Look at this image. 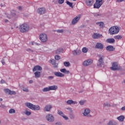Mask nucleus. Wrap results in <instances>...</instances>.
Segmentation results:
<instances>
[{"label":"nucleus","mask_w":125,"mask_h":125,"mask_svg":"<svg viewBox=\"0 0 125 125\" xmlns=\"http://www.w3.org/2000/svg\"><path fill=\"white\" fill-rule=\"evenodd\" d=\"M120 32V28L117 26H112L109 29V33L110 35L113 36V35H116Z\"/></svg>","instance_id":"1"},{"label":"nucleus","mask_w":125,"mask_h":125,"mask_svg":"<svg viewBox=\"0 0 125 125\" xmlns=\"http://www.w3.org/2000/svg\"><path fill=\"white\" fill-rule=\"evenodd\" d=\"M25 105L26 106V107L29 108V109H31V110H35L38 111L40 109V106L34 105L30 103H26L25 104Z\"/></svg>","instance_id":"2"},{"label":"nucleus","mask_w":125,"mask_h":125,"mask_svg":"<svg viewBox=\"0 0 125 125\" xmlns=\"http://www.w3.org/2000/svg\"><path fill=\"white\" fill-rule=\"evenodd\" d=\"M29 25L26 23L22 24L20 27V30L21 33H27L29 31Z\"/></svg>","instance_id":"3"},{"label":"nucleus","mask_w":125,"mask_h":125,"mask_svg":"<svg viewBox=\"0 0 125 125\" xmlns=\"http://www.w3.org/2000/svg\"><path fill=\"white\" fill-rule=\"evenodd\" d=\"M102 4H103V0H96V2L94 4V8L99 9Z\"/></svg>","instance_id":"4"},{"label":"nucleus","mask_w":125,"mask_h":125,"mask_svg":"<svg viewBox=\"0 0 125 125\" xmlns=\"http://www.w3.org/2000/svg\"><path fill=\"white\" fill-rule=\"evenodd\" d=\"M40 40L42 42H47V35L44 33L41 34L40 35Z\"/></svg>","instance_id":"5"},{"label":"nucleus","mask_w":125,"mask_h":125,"mask_svg":"<svg viewBox=\"0 0 125 125\" xmlns=\"http://www.w3.org/2000/svg\"><path fill=\"white\" fill-rule=\"evenodd\" d=\"M81 15H79L72 20V25H76V24H77V23H78V22L80 21V19H81Z\"/></svg>","instance_id":"6"},{"label":"nucleus","mask_w":125,"mask_h":125,"mask_svg":"<svg viewBox=\"0 0 125 125\" xmlns=\"http://www.w3.org/2000/svg\"><path fill=\"white\" fill-rule=\"evenodd\" d=\"M111 70L112 71H116V70H119L120 68L117 62L112 63V66L110 67Z\"/></svg>","instance_id":"7"},{"label":"nucleus","mask_w":125,"mask_h":125,"mask_svg":"<svg viewBox=\"0 0 125 125\" xmlns=\"http://www.w3.org/2000/svg\"><path fill=\"white\" fill-rule=\"evenodd\" d=\"M99 64L101 67V66H102V65H103V63H104V56L103 55H99Z\"/></svg>","instance_id":"8"},{"label":"nucleus","mask_w":125,"mask_h":125,"mask_svg":"<svg viewBox=\"0 0 125 125\" xmlns=\"http://www.w3.org/2000/svg\"><path fill=\"white\" fill-rule=\"evenodd\" d=\"M46 120L48 122H52L54 121V117L51 114H47L46 116Z\"/></svg>","instance_id":"9"},{"label":"nucleus","mask_w":125,"mask_h":125,"mask_svg":"<svg viewBox=\"0 0 125 125\" xmlns=\"http://www.w3.org/2000/svg\"><path fill=\"white\" fill-rule=\"evenodd\" d=\"M38 12L39 14L42 15V14H44L45 12H46V9L44 8H39L38 9Z\"/></svg>","instance_id":"10"},{"label":"nucleus","mask_w":125,"mask_h":125,"mask_svg":"<svg viewBox=\"0 0 125 125\" xmlns=\"http://www.w3.org/2000/svg\"><path fill=\"white\" fill-rule=\"evenodd\" d=\"M92 38L93 39H94V40L100 39V38H102V35L94 33L92 35Z\"/></svg>","instance_id":"11"},{"label":"nucleus","mask_w":125,"mask_h":125,"mask_svg":"<svg viewBox=\"0 0 125 125\" xmlns=\"http://www.w3.org/2000/svg\"><path fill=\"white\" fill-rule=\"evenodd\" d=\"M50 63H51V64L53 65L54 68H57L58 66V63H56V62L55 60L53 59H50L49 61Z\"/></svg>","instance_id":"12"},{"label":"nucleus","mask_w":125,"mask_h":125,"mask_svg":"<svg viewBox=\"0 0 125 125\" xmlns=\"http://www.w3.org/2000/svg\"><path fill=\"white\" fill-rule=\"evenodd\" d=\"M92 62H93L92 60L88 59L87 61H85L83 62V66H88V65H90V64H91L92 63Z\"/></svg>","instance_id":"13"},{"label":"nucleus","mask_w":125,"mask_h":125,"mask_svg":"<svg viewBox=\"0 0 125 125\" xmlns=\"http://www.w3.org/2000/svg\"><path fill=\"white\" fill-rule=\"evenodd\" d=\"M96 48L98 49H103L104 48V45L101 43L98 42L96 44Z\"/></svg>","instance_id":"14"},{"label":"nucleus","mask_w":125,"mask_h":125,"mask_svg":"<svg viewBox=\"0 0 125 125\" xmlns=\"http://www.w3.org/2000/svg\"><path fill=\"white\" fill-rule=\"evenodd\" d=\"M42 66L40 65H36L34 67L33 69V72H36V71H42Z\"/></svg>","instance_id":"15"},{"label":"nucleus","mask_w":125,"mask_h":125,"mask_svg":"<svg viewBox=\"0 0 125 125\" xmlns=\"http://www.w3.org/2000/svg\"><path fill=\"white\" fill-rule=\"evenodd\" d=\"M94 2V0H86V4L88 6H91Z\"/></svg>","instance_id":"16"},{"label":"nucleus","mask_w":125,"mask_h":125,"mask_svg":"<svg viewBox=\"0 0 125 125\" xmlns=\"http://www.w3.org/2000/svg\"><path fill=\"white\" fill-rule=\"evenodd\" d=\"M58 113L59 114V115H60V116H62V117H63L64 120H68V117L64 115V113L62 112V111L58 110Z\"/></svg>","instance_id":"17"},{"label":"nucleus","mask_w":125,"mask_h":125,"mask_svg":"<svg viewBox=\"0 0 125 125\" xmlns=\"http://www.w3.org/2000/svg\"><path fill=\"white\" fill-rule=\"evenodd\" d=\"M55 76H56V77H58L59 78H62V77H64L65 75L62 73L61 72H56L54 73Z\"/></svg>","instance_id":"18"},{"label":"nucleus","mask_w":125,"mask_h":125,"mask_svg":"<svg viewBox=\"0 0 125 125\" xmlns=\"http://www.w3.org/2000/svg\"><path fill=\"white\" fill-rule=\"evenodd\" d=\"M106 50L108 51H114L115 50V48H114V46L108 45L106 47Z\"/></svg>","instance_id":"19"},{"label":"nucleus","mask_w":125,"mask_h":125,"mask_svg":"<svg viewBox=\"0 0 125 125\" xmlns=\"http://www.w3.org/2000/svg\"><path fill=\"white\" fill-rule=\"evenodd\" d=\"M51 108H52V106L51 105H47L45 106L44 110L45 112H49Z\"/></svg>","instance_id":"20"},{"label":"nucleus","mask_w":125,"mask_h":125,"mask_svg":"<svg viewBox=\"0 0 125 125\" xmlns=\"http://www.w3.org/2000/svg\"><path fill=\"white\" fill-rule=\"evenodd\" d=\"M89 113H90V110H89V109H85L83 114L84 116L89 117V116L88 115Z\"/></svg>","instance_id":"21"},{"label":"nucleus","mask_w":125,"mask_h":125,"mask_svg":"<svg viewBox=\"0 0 125 125\" xmlns=\"http://www.w3.org/2000/svg\"><path fill=\"white\" fill-rule=\"evenodd\" d=\"M106 42H107V43H115V39H107L106 40Z\"/></svg>","instance_id":"22"},{"label":"nucleus","mask_w":125,"mask_h":125,"mask_svg":"<svg viewBox=\"0 0 125 125\" xmlns=\"http://www.w3.org/2000/svg\"><path fill=\"white\" fill-rule=\"evenodd\" d=\"M67 104H68V105H71L72 104H77L78 103H77V102L75 101H73L72 100H69L66 102Z\"/></svg>","instance_id":"23"},{"label":"nucleus","mask_w":125,"mask_h":125,"mask_svg":"<svg viewBox=\"0 0 125 125\" xmlns=\"http://www.w3.org/2000/svg\"><path fill=\"white\" fill-rule=\"evenodd\" d=\"M72 54L73 55H79V54H81V50H76L72 52Z\"/></svg>","instance_id":"24"},{"label":"nucleus","mask_w":125,"mask_h":125,"mask_svg":"<svg viewBox=\"0 0 125 125\" xmlns=\"http://www.w3.org/2000/svg\"><path fill=\"white\" fill-rule=\"evenodd\" d=\"M49 88L50 89V90H56L57 88H58V87L57 85H52L49 86Z\"/></svg>","instance_id":"25"},{"label":"nucleus","mask_w":125,"mask_h":125,"mask_svg":"<svg viewBox=\"0 0 125 125\" xmlns=\"http://www.w3.org/2000/svg\"><path fill=\"white\" fill-rule=\"evenodd\" d=\"M60 72L62 73H64V74H69L70 71L69 70H66L65 68H62L60 69Z\"/></svg>","instance_id":"26"},{"label":"nucleus","mask_w":125,"mask_h":125,"mask_svg":"<svg viewBox=\"0 0 125 125\" xmlns=\"http://www.w3.org/2000/svg\"><path fill=\"white\" fill-rule=\"evenodd\" d=\"M97 25H99L100 28H103L104 27V22L102 21L97 22L96 23Z\"/></svg>","instance_id":"27"},{"label":"nucleus","mask_w":125,"mask_h":125,"mask_svg":"<svg viewBox=\"0 0 125 125\" xmlns=\"http://www.w3.org/2000/svg\"><path fill=\"white\" fill-rule=\"evenodd\" d=\"M62 52H63V49H62V48H60L56 50V54H61Z\"/></svg>","instance_id":"28"},{"label":"nucleus","mask_w":125,"mask_h":125,"mask_svg":"<svg viewBox=\"0 0 125 125\" xmlns=\"http://www.w3.org/2000/svg\"><path fill=\"white\" fill-rule=\"evenodd\" d=\"M117 120L119 121V122H124V120H125V116H120L117 118Z\"/></svg>","instance_id":"29"},{"label":"nucleus","mask_w":125,"mask_h":125,"mask_svg":"<svg viewBox=\"0 0 125 125\" xmlns=\"http://www.w3.org/2000/svg\"><path fill=\"white\" fill-rule=\"evenodd\" d=\"M35 78H40L41 77V72L36 71L34 73Z\"/></svg>","instance_id":"30"},{"label":"nucleus","mask_w":125,"mask_h":125,"mask_svg":"<svg viewBox=\"0 0 125 125\" xmlns=\"http://www.w3.org/2000/svg\"><path fill=\"white\" fill-rule=\"evenodd\" d=\"M82 51L83 53H87L88 52V48L86 47H84L82 48Z\"/></svg>","instance_id":"31"},{"label":"nucleus","mask_w":125,"mask_h":125,"mask_svg":"<svg viewBox=\"0 0 125 125\" xmlns=\"http://www.w3.org/2000/svg\"><path fill=\"white\" fill-rule=\"evenodd\" d=\"M16 15V14L15 13V12H11L10 16H7L8 18H12L13 16H15Z\"/></svg>","instance_id":"32"},{"label":"nucleus","mask_w":125,"mask_h":125,"mask_svg":"<svg viewBox=\"0 0 125 125\" xmlns=\"http://www.w3.org/2000/svg\"><path fill=\"white\" fill-rule=\"evenodd\" d=\"M66 3H67V4L69 5L70 7H72V8H73V3L69 2L68 0H66Z\"/></svg>","instance_id":"33"},{"label":"nucleus","mask_w":125,"mask_h":125,"mask_svg":"<svg viewBox=\"0 0 125 125\" xmlns=\"http://www.w3.org/2000/svg\"><path fill=\"white\" fill-rule=\"evenodd\" d=\"M123 37H122V36H121V35H117V36H115V37H114V39H115V40H121V39Z\"/></svg>","instance_id":"34"},{"label":"nucleus","mask_w":125,"mask_h":125,"mask_svg":"<svg viewBox=\"0 0 125 125\" xmlns=\"http://www.w3.org/2000/svg\"><path fill=\"white\" fill-rule=\"evenodd\" d=\"M9 95H15V94H16V92L14 91H11L10 90L9 92Z\"/></svg>","instance_id":"35"},{"label":"nucleus","mask_w":125,"mask_h":125,"mask_svg":"<svg viewBox=\"0 0 125 125\" xmlns=\"http://www.w3.org/2000/svg\"><path fill=\"white\" fill-rule=\"evenodd\" d=\"M42 91H43V92H46L47 91H50V90L49 89V87L44 88L42 90Z\"/></svg>","instance_id":"36"},{"label":"nucleus","mask_w":125,"mask_h":125,"mask_svg":"<svg viewBox=\"0 0 125 125\" xmlns=\"http://www.w3.org/2000/svg\"><path fill=\"white\" fill-rule=\"evenodd\" d=\"M116 122L113 121H110L109 123L107 124L108 125H115Z\"/></svg>","instance_id":"37"},{"label":"nucleus","mask_w":125,"mask_h":125,"mask_svg":"<svg viewBox=\"0 0 125 125\" xmlns=\"http://www.w3.org/2000/svg\"><path fill=\"white\" fill-rule=\"evenodd\" d=\"M9 114H14V113H15V110L14 109H10L9 111Z\"/></svg>","instance_id":"38"},{"label":"nucleus","mask_w":125,"mask_h":125,"mask_svg":"<svg viewBox=\"0 0 125 125\" xmlns=\"http://www.w3.org/2000/svg\"><path fill=\"white\" fill-rule=\"evenodd\" d=\"M58 1V3H59V4H63V3H64V1L65 0H56Z\"/></svg>","instance_id":"39"},{"label":"nucleus","mask_w":125,"mask_h":125,"mask_svg":"<svg viewBox=\"0 0 125 125\" xmlns=\"http://www.w3.org/2000/svg\"><path fill=\"white\" fill-rule=\"evenodd\" d=\"M64 65L65 67H69L70 66V62H64Z\"/></svg>","instance_id":"40"},{"label":"nucleus","mask_w":125,"mask_h":125,"mask_svg":"<svg viewBox=\"0 0 125 125\" xmlns=\"http://www.w3.org/2000/svg\"><path fill=\"white\" fill-rule=\"evenodd\" d=\"M4 92H5L6 94H9L10 90L9 89H7V88L4 89Z\"/></svg>","instance_id":"41"},{"label":"nucleus","mask_w":125,"mask_h":125,"mask_svg":"<svg viewBox=\"0 0 125 125\" xmlns=\"http://www.w3.org/2000/svg\"><path fill=\"white\" fill-rule=\"evenodd\" d=\"M24 114L27 116H30V115L32 114V112H31L30 111H26V112H24Z\"/></svg>","instance_id":"42"},{"label":"nucleus","mask_w":125,"mask_h":125,"mask_svg":"<svg viewBox=\"0 0 125 125\" xmlns=\"http://www.w3.org/2000/svg\"><path fill=\"white\" fill-rule=\"evenodd\" d=\"M60 58H61V57H60V56H59V55H56V56H55V59L56 60H60Z\"/></svg>","instance_id":"43"},{"label":"nucleus","mask_w":125,"mask_h":125,"mask_svg":"<svg viewBox=\"0 0 125 125\" xmlns=\"http://www.w3.org/2000/svg\"><path fill=\"white\" fill-rule=\"evenodd\" d=\"M104 107H110V104L107 103H105L104 104Z\"/></svg>","instance_id":"44"},{"label":"nucleus","mask_w":125,"mask_h":125,"mask_svg":"<svg viewBox=\"0 0 125 125\" xmlns=\"http://www.w3.org/2000/svg\"><path fill=\"white\" fill-rule=\"evenodd\" d=\"M84 102H85V101H81L79 102V103L80 105H83V104H84Z\"/></svg>","instance_id":"45"},{"label":"nucleus","mask_w":125,"mask_h":125,"mask_svg":"<svg viewBox=\"0 0 125 125\" xmlns=\"http://www.w3.org/2000/svg\"><path fill=\"white\" fill-rule=\"evenodd\" d=\"M58 33H63L64 32V30L63 29H59L57 31Z\"/></svg>","instance_id":"46"},{"label":"nucleus","mask_w":125,"mask_h":125,"mask_svg":"<svg viewBox=\"0 0 125 125\" xmlns=\"http://www.w3.org/2000/svg\"><path fill=\"white\" fill-rule=\"evenodd\" d=\"M19 10H23V7L20 6L18 7Z\"/></svg>","instance_id":"47"},{"label":"nucleus","mask_w":125,"mask_h":125,"mask_svg":"<svg viewBox=\"0 0 125 125\" xmlns=\"http://www.w3.org/2000/svg\"><path fill=\"white\" fill-rule=\"evenodd\" d=\"M48 80H53L54 79V77L53 76H49L48 77Z\"/></svg>","instance_id":"48"},{"label":"nucleus","mask_w":125,"mask_h":125,"mask_svg":"<svg viewBox=\"0 0 125 125\" xmlns=\"http://www.w3.org/2000/svg\"><path fill=\"white\" fill-rule=\"evenodd\" d=\"M23 91H25V92H28V91H29V90L27 88H23Z\"/></svg>","instance_id":"49"},{"label":"nucleus","mask_w":125,"mask_h":125,"mask_svg":"<svg viewBox=\"0 0 125 125\" xmlns=\"http://www.w3.org/2000/svg\"><path fill=\"white\" fill-rule=\"evenodd\" d=\"M125 0H117V2H122L123 1H125Z\"/></svg>","instance_id":"50"},{"label":"nucleus","mask_w":125,"mask_h":125,"mask_svg":"<svg viewBox=\"0 0 125 125\" xmlns=\"http://www.w3.org/2000/svg\"><path fill=\"white\" fill-rule=\"evenodd\" d=\"M0 83H5V81L3 80L0 81Z\"/></svg>","instance_id":"51"},{"label":"nucleus","mask_w":125,"mask_h":125,"mask_svg":"<svg viewBox=\"0 0 125 125\" xmlns=\"http://www.w3.org/2000/svg\"><path fill=\"white\" fill-rule=\"evenodd\" d=\"M1 63H2V65H4V64H5V62H4V60H2L1 61Z\"/></svg>","instance_id":"52"},{"label":"nucleus","mask_w":125,"mask_h":125,"mask_svg":"<svg viewBox=\"0 0 125 125\" xmlns=\"http://www.w3.org/2000/svg\"><path fill=\"white\" fill-rule=\"evenodd\" d=\"M121 110L122 111H125V106L122 107V108H121Z\"/></svg>","instance_id":"53"},{"label":"nucleus","mask_w":125,"mask_h":125,"mask_svg":"<svg viewBox=\"0 0 125 125\" xmlns=\"http://www.w3.org/2000/svg\"><path fill=\"white\" fill-rule=\"evenodd\" d=\"M29 83H33V80L29 81Z\"/></svg>","instance_id":"54"},{"label":"nucleus","mask_w":125,"mask_h":125,"mask_svg":"<svg viewBox=\"0 0 125 125\" xmlns=\"http://www.w3.org/2000/svg\"><path fill=\"white\" fill-rule=\"evenodd\" d=\"M55 125H62L60 123H56Z\"/></svg>","instance_id":"55"},{"label":"nucleus","mask_w":125,"mask_h":125,"mask_svg":"<svg viewBox=\"0 0 125 125\" xmlns=\"http://www.w3.org/2000/svg\"><path fill=\"white\" fill-rule=\"evenodd\" d=\"M5 22L6 23L7 22H8V20H5Z\"/></svg>","instance_id":"56"},{"label":"nucleus","mask_w":125,"mask_h":125,"mask_svg":"<svg viewBox=\"0 0 125 125\" xmlns=\"http://www.w3.org/2000/svg\"><path fill=\"white\" fill-rule=\"evenodd\" d=\"M2 101V99H0V102H1Z\"/></svg>","instance_id":"57"},{"label":"nucleus","mask_w":125,"mask_h":125,"mask_svg":"<svg viewBox=\"0 0 125 125\" xmlns=\"http://www.w3.org/2000/svg\"><path fill=\"white\" fill-rule=\"evenodd\" d=\"M67 110H71V108L70 107L67 108Z\"/></svg>","instance_id":"58"},{"label":"nucleus","mask_w":125,"mask_h":125,"mask_svg":"<svg viewBox=\"0 0 125 125\" xmlns=\"http://www.w3.org/2000/svg\"><path fill=\"white\" fill-rule=\"evenodd\" d=\"M32 45H34V43L33 42H32Z\"/></svg>","instance_id":"59"},{"label":"nucleus","mask_w":125,"mask_h":125,"mask_svg":"<svg viewBox=\"0 0 125 125\" xmlns=\"http://www.w3.org/2000/svg\"><path fill=\"white\" fill-rule=\"evenodd\" d=\"M124 83H125V80L124 81Z\"/></svg>","instance_id":"60"},{"label":"nucleus","mask_w":125,"mask_h":125,"mask_svg":"<svg viewBox=\"0 0 125 125\" xmlns=\"http://www.w3.org/2000/svg\"><path fill=\"white\" fill-rule=\"evenodd\" d=\"M0 123H1V121H0Z\"/></svg>","instance_id":"61"}]
</instances>
